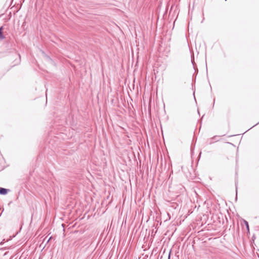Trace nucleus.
Segmentation results:
<instances>
[{
  "label": "nucleus",
  "mask_w": 259,
  "mask_h": 259,
  "mask_svg": "<svg viewBox=\"0 0 259 259\" xmlns=\"http://www.w3.org/2000/svg\"><path fill=\"white\" fill-rule=\"evenodd\" d=\"M9 191V189L0 187V194H1V195L7 194Z\"/></svg>",
  "instance_id": "nucleus-1"
},
{
  "label": "nucleus",
  "mask_w": 259,
  "mask_h": 259,
  "mask_svg": "<svg viewBox=\"0 0 259 259\" xmlns=\"http://www.w3.org/2000/svg\"><path fill=\"white\" fill-rule=\"evenodd\" d=\"M213 141H219L218 137L215 136L213 137L211 139H210L209 140V144H212L214 142Z\"/></svg>",
  "instance_id": "nucleus-2"
},
{
  "label": "nucleus",
  "mask_w": 259,
  "mask_h": 259,
  "mask_svg": "<svg viewBox=\"0 0 259 259\" xmlns=\"http://www.w3.org/2000/svg\"><path fill=\"white\" fill-rule=\"evenodd\" d=\"M243 223L245 225V227L248 231V232H249V224L247 221H246L245 220H243Z\"/></svg>",
  "instance_id": "nucleus-3"
},
{
  "label": "nucleus",
  "mask_w": 259,
  "mask_h": 259,
  "mask_svg": "<svg viewBox=\"0 0 259 259\" xmlns=\"http://www.w3.org/2000/svg\"><path fill=\"white\" fill-rule=\"evenodd\" d=\"M3 27H0V39H3L5 38V36L3 34Z\"/></svg>",
  "instance_id": "nucleus-4"
},
{
  "label": "nucleus",
  "mask_w": 259,
  "mask_h": 259,
  "mask_svg": "<svg viewBox=\"0 0 259 259\" xmlns=\"http://www.w3.org/2000/svg\"><path fill=\"white\" fill-rule=\"evenodd\" d=\"M153 70L154 73L155 74H156V73L158 72L157 69L156 68H153Z\"/></svg>",
  "instance_id": "nucleus-5"
},
{
  "label": "nucleus",
  "mask_w": 259,
  "mask_h": 259,
  "mask_svg": "<svg viewBox=\"0 0 259 259\" xmlns=\"http://www.w3.org/2000/svg\"><path fill=\"white\" fill-rule=\"evenodd\" d=\"M236 194H237V183H235Z\"/></svg>",
  "instance_id": "nucleus-6"
},
{
  "label": "nucleus",
  "mask_w": 259,
  "mask_h": 259,
  "mask_svg": "<svg viewBox=\"0 0 259 259\" xmlns=\"http://www.w3.org/2000/svg\"><path fill=\"white\" fill-rule=\"evenodd\" d=\"M4 242H5V239H4L1 243H0V245H3V244H4Z\"/></svg>",
  "instance_id": "nucleus-7"
},
{
  "label": "nucleus",
  "mask_w": 259,
  "mask_h": 259,
  "mask_svg": "<svg viewBox=\"0 0 259 259\" xmlns=\"http://www.w3.org/2000/svg\"><path fill=\"white\" fill-rule=\"evenodd\" d=\"M197 66L193 65V69L196 71V67Z\"/></svg>",
  "instance_id": "nucleus-8"
},
{
  "label": "nucleus",
  "mask_w": 259,
  "mask_h": 259,
  "mask_svg": "<svg viewBox=\"0 0 259 259\" xmlns=\"http://www.w3.org/2000/svg\"><path fill=\"white\" fill-rule=\"evenodd\" d=\"M5 249H6V247L1 248V250H5Z\"/></svg>",
  "instance_id": "nucleus-9"
},
{
  "label": "nucleus",
  "mask_w": 259,
  "mask_h": 259,
  "mask_svg": "<svg viewBox=\"0 0 259 259\" xmlns=\"http://www.w3.org/2000/svg\"><path fill=\"white\" fill-rule=\"evenodd\" d=\"M51 239V237H50V238L48 239V242H49L50 240Z\"/></svg>",
  "instance_id": "nucleus-10"
},
{
  "label": "nucleus",
  "mask_w": 259,
  "mask_h": 259,
  "mask_svg": "<svg viewBox=\"0 0 259 259\" xmlns=\"http://www.w3.org/2000/svg\"><path fill=\"white\" fill-rule=\"evenodd\" d=\"M258 123H256V124L253 125L252 127H254V126H256V124H257Z\"/></svg>",
  "instance_id": "nucleus-11"
},
{
  "label": "nucleus",
  "mask_w": 259,
  "mask_h": 259,
  "mask_svg": "<svg viewBox=\"0 0 259 259\" xmlns=\"http://www.w3.org/2000/svg\"><path fill=\"white\" fill-rule=\"evenodd\" d=\"M258 123H256V124L253 125L252 127H254V126H256V124H257Z\"/></svg>",
  "instance_id": "nucleus-12"
},
{
  "label": "nucleus",
  "mask_w": 259,
  "mask_h": 259,
  "mask_svg": "<svg viewBox=\"0 0 259 259\" xmlns=\"http://www.w3.org/2000/svg\"><path fill=\"white\" fill-rule=\"evenodd\" d=\"M258 123H256V124L253 125L252 127H254V126H256V124H257Z\"/></svg>",
  "instance_id": "nucleus-13"
},
{
  "label": "nucleus",
  "mask_w": 259,
  "mask_h": 259,
  "mask_svg": "<svg viewBox=\"0 0 259 259\" xmlns=\"http://www.w3.org/2000/svg\"><path fill=\"white\" fill-rule=\"evenodd\" d=\"M207 65H206V70H207Z\"/></svg>",
  "instance_id": "nucleus-14"
},
{
  "label": "nucleus",
  "mask_w": 259,
  "mask_h": 259,
  "mask_svg": "<svg viewBox=\"0 0 259 259\" xmlns=\"http://www.w3.org/2000/svg\"><path fill=\"white\" fill-rule=\"evenodd\" d=\"M7 252L5 253L4 255H6L7 254Z\"/></svg>",
  "instance_id": "nucleus-15"
}]
</instances>
